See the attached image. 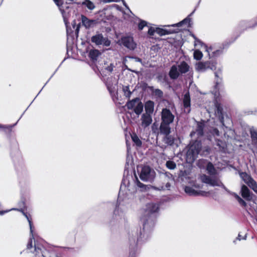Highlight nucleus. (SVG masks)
<instances>
[{"instance_id":"1","label":"nucleus","mask_w":257,"mask_h":257,"mask_svg":"<svg viewBox=\"0 0 257 257\" xmlns=\"http://www.w3.org/2000/svg\"><path fill=\"white\" fill-rule=\"evenodd\" d=\"M159 205L157 203H148L143 210L141 221L143 228L132 230L128 233L129 257H136L139 252L138 245L150 237L155 224Z\"/></svg>"},{"instance_id":"2","label":"nucleus","mask_w":257,"mask_h":257,"mask_svg":"<svg viewBox=\"0 0 257 257\" xmlns=\"http://www.w3.org/2000/svg\"><path fill=\"white\" fill-rule=\"evenodd\" d=\"M196 122L195 130L192 131L190 136L192 138L196 137L197 139L190 143L186 153V160L189 163L193 162L199 154L203 155L201 153L202 143L199 139L204 135L205 123L204 121H196Z\"/></svg>"},{"instance_id":"3","label":"nucleus","mask_w":257,"mask_h":257,"mask_svg":"<svg viewBox=\"0 0 257 257\" xmlns=\"http://www.w3.org/2000/svg\"><path fill=\"white\" fill-rule=\"evenodd\" d=\"M206 170L209 175L203 174L200 176V180L202 183L212 187H220L226 192H229V190L221 181L219 172L211 162H209L207 163Z\"/></svg>"},{"instance_id":"4","label":"nucleus","mask_w":257,"mask_h":257,"mask_svg":"<svg viewBox=\"0 0 257 257\" xmlns=\"http://www.w3.org/2000/svg\"><path fill=\"white\" fill-rule=\"evenodd\" d=\"M155 175V172L148 166L142 167L139 174L140 179L145 182H152Z\"/></svg>"},{"instance_id":"5","label":"nucleus","mask_w":257,"mask_h":257,"mask_svg":"<svg viewBox=\"0 0 257 257\" xmlns=\"http://www.w3.org/2000/svg\"><path fill=\"white\" fill-rule=\"evenodd\" d=\"M214 96L215 97L214 105L215 107V115L218 117L223 127L227 128L224 121V114L223 111V107L220 103L218 101V97L217 96L216 92H215Z\"/></svg>"},{"instance_id":"6","label":"nucleus","mask_w":257,"mask_h":257,"mask_svg":"<svg viewBox=\"0 0 257 257\" xmlns=\"http://www.w3.org/2000/svg\"><path fill=\"white\" fill-rule=\"evenodd\" d=\"M56 5L59 7V10L60 11L64 22L66 25V27H68V15L69 12L68 11L69 7L67 6L66 4H64L62 0H53Z\"/></svg>"},{"instance_id":"7","label":"nucleus","mask_w":257,"mask_h":257,"mask_svg":"<svg viewBox=\"0 0 257 257\" xmlns=\"http://www.w3.org/2000/svg\"><path fill=\"white\" fill-rule=\"evenodd\" d=\"M228 46L224 43L222 44V47L219 49L215 50L212 46L208 47L207 45H204L205 51L207 53L209 57H216L220 56L223 53V49Z\"/></svg>"},{"instance_id":"8","label":"nucleus","mask_w":257,"mask_h":257,"mask_svg":"<svg viewBox=\"0 0 257 257\" xmlns=\"http://www.w3.org/2000/svg\"><path fill=\"white\" fill-rule=\"evenodd\" d=\"M161 122L171 124L173 122L175 116L171 110L167 108H164L161 111Z\"/></svg>"},{"instance_id":"9","label":"nucleus","mask_w":257,"mask_h":257,"mask_svg":"<svg viewBox=\"0 0 257 257\" xmlns=\"http://www.w3.org/2000/svg\"><path fill=\"white\" fill-rule=\"evenodd\" d=\"M216 63L211 61L200 62L196 64V69L198 71L204 72L207 69L214 70Z\"/></svg>"},{"instance_id":"10","label":"nucleus","mask_w":257,"mask_h":257,"mask_svg":"<svg viewBox=\"0 0 257 257\" xmlns=\"http://www.w3.org/2000/svg\"><path fill=\"white\" fill-rule=\"evenodd\" d=\"M91 41L92 43L97 45H103L105 46H109L110 41L106 38H104L102 34H98L91 37Z\"/></svg>"},{"instance_id":"11","label":"nucleus","mask_w":257,"mask_h":257,"mask_svg":"<svg viewBox=\"0 0 257 257\" xmlns=\"http://www.w3.org/2000/svg\"><path fill=\"white\" fill-rule=\"evenodd\" d=\"M121 44L130 50H134L137 47V44L134 39L131 36L122 37L120 40Z\"/></svg>"},{"instance_id":"12","label":"nucleus","mask_w":257,"mask_h":257,"mask_svg":"<svg viewBox=\"0 0 257 257\" xmlns=\"http://www.w3.org/2000/svg\"><path fill=\"white\" fill-rule=\"evenodd\" d=\"M120 192H119L118 194V199L117 202V204L116 205L115 208L114 210V216L116 220H118L119 219H121L124 217V212L122 211V209L121 208V203L120 202Z\"/></svg>"},{"instance_id":"13","label":"nucleus","mask_w":257,"mask_h":257,"mask_svg":"<svg viewBox=\"0 0 257 257\" xmlns=\"http://www.w3.org/2000/svg\"><path fill=\"white\" fill-rule=\"evenodd\" d=\"M34 247V251L33 252L35 253V257H46L44 246L38 240H35Z\"/></svg>"},{"instance_id":"14","label":"nucleus","mask_w":257,"mask_h":257,"mask_svg":"<svg viewBox=\"0 0 257 257\" xmlns=\"http://www.w3.org/2000/svg\"><path fill=\"white\" fill-rule=\"evenodd\" d=\"M183 103L184 108V111L187 113H190L191 111V99L189 92H187L183 96Z\"/></svg>"},{"instance_id":"15","label":"nucleus","mask_w":257,"mask_h":257,"mask_svg":"<svg viewBox=\"0 0 257 257\" xmlns=\"http://www.w3.org/2000/svg\"><path fill=\"white\" fill-rule=\"evenodd\" d=\"M141 125L146 128L149 126L152 122V114L144 113L142 114L141 118Z\"/></svg>"},{"instance_id":"16","label":"nucleus","mask_w":257,"mask_h":257,"mask_svg":"<svg viewBox=\"0 0 257 257\" xmlns=\"http://www.w3.org/2000/svg\"><path fill=\"white\" fill-rule=\"evenodd\" d=\"M26 215V218L29 222L30 229V237L29 241H28L27 245V248L28 249H30L32 248L33 247V239L35 240L34 234L33 233L34 227L33 226L32 221L31 220V219L27 215Z\"/></svg>"},{"instance_id":"17","label":"nucleus","mask_w":257,"mask_h":257,"mask_svg":"<svg viewBox=\"0 0 257 257\" xmlns=\"http://www.w3.org/2000/svg\"><path fill=\"white\" fill-rule=\"evenodd\" d=\"M241 194L242 197L247 201H250L252 199V194L249 189L245 185H243L241 186Z\"/></svg>"},{"instance_id":"18","label":"nucleus","mask_w":257,"mask_h":257,"mask_svg":"<svg viewBox=\"0 0 257 257\" xmlns=\"http://www.w3.org/2000/svg\"><path fill=\"white\" fill-rule=\"evenodd\" d=\"M170 124L168 123H165L161 122L160 125L159 127V132L161 135L164 136L166 135H169L171 133V127Z\"/></svg>"},{"instance_id":"19","label":"nucleus","mask_w":257,"mask_h":257,"mask_svg":"<svg viewBox=\"0 0 257 257\" xmlns=\"http://www.w3.org/2000/svg\"><path fill=\"white\" fill-rule=\"evenodd\" d=\"M176 141V138L174 136L170 135V134L165 135L162 139V141L167 146H173Z\"/></svg>"},{"instance_id":"20","label":"nucleus","mask_w":257,"mask_h":257,"mask_svg":"<svg viewBox=\"0 0 257 257\" xmlns=\"http://www.w3.org/2000/svg\"><path fill=\"white\" fill-rule=\"evenodd\" d=\"M106 85L108 90L109 91L110 94L111 95H113L115 94V92L116 90V82L114 80V82L110 80V79H108L106 81Z\"/></svg>"},{"instance_id":"21","label":"nucleus","mask_w":257,"mask_h":257,"mask_svg":"<svg viewBox=\"0 0 257 257\" xmlns=\"http://www.w3.org/2000/svg\"><path fill=\"white\" fill-rule=\"evenodd\" d=\"M179 75L180 72L178 70L177 66L175 65L172 66L169 72V75L170 78L173 80L177 79L179 76Z\"/></svg>"},{"instance_id":"22","label":"nucleus","mask_w":257,"mask_h":257,"mask_svg":"<svg viewBox=\"0 0 257 257\" xmlns=\"http://www.w3.org/2000/svg\"><path fill=\"white\" fill-rule=\"evenodd\" d=\"M155 103L152 100H148L145 104V113L152 114L154 111Z\"/></svg>"},{"instance_id":"23","label":"nucleus","mask_w":257,"mask_h":257,"mask_svg":"<svg viewBox=\"0 0 257 257\" xmlns=\"http://www.w3.org/2000/svg\"><path fill=\"white\" fill-rule=\"evenodd\" d=\"M180 73L184 74L189 71L190 67L185 61H182L177 66Z\"/></svg>"},{"instance_id":"24","label":"nucleus","mask_w":257,"mask_h":257,"mask_svg":"<svg viewBox=\"0 0 257 257\" xmlns=\"http://www.w3.org/2000/svg\"><path fill=\"white\" fill-rule=\"evenodd\" d=\"M239 176L244 183L248 186L254 180L246 172L239 173Z\"/></svg>"},{"instance_id":"25","label":"nucleus","mask_w":257,"mask_h":257,"mask_svg":"<svg viewBox=\"0 0 257 257\" xmlns=\"http://www.w3.org/2000/svg\"><path fill=\"white\" fill-rule=\"evenodd\" d=\"M156 32L160 36H164L166 35L176 33L177 32V31H176L175 30H168L161 28H157Z\"/></svg>"},{"instance_id":"26","label":"nucleus","mask_w":257,"mask_h":257,"mask_svg":"<svg viewBox=\"0 0 257 257\" xmlns=\"http://www.w3.org/2000/svg\"><path fill=\"white\" fill-rule=\"evenodd\" d=\"M185 192L191 196H198L200 194L199 192L190 186H186L185 187Z\"/></svg>"},{"instance_id":"27","label":"nucleus","mask_w":257,"mask_h":257,"mask_svg":"<svg viewBox=\"0 0 257 257\" xmlns=\"http://www.w3.org/2000/svg\"><path fill=\"white\" fill-rule=\"evenodd\" d=\"M140 101V99L138 97L135 98L132 100H130L127 102L126 104V106L127 107L128 109H132L134 108L136 106V104L137 102H139Z\"/></svg>"},{"instance_id":"28","label":"nucleus","mask_w":257,"mask_h":257,"mask_svg":"<svg viewBox=\"0 0 257 257\" xmlns=\"http://www.w3.org/2000/svg\"><path fill=\"white\" fill-rule=\"evenodd\" d=\"M144 105L141 101H139L134 108L135 113L139 115L142 113L143 110Z\"/></svg>"},{"instance_id":"29","label":"nucleus","mask_w":257,"mask_h":257,"mask_svg":"<svg viewBox=\"0 0 257 257\" xmlns=\"http://www.w3.org/2000/svg\"><path fill=\"white\" fill-rule=\"evenodd\" d=\"M232 195H233L234 198L237 200L239 204L242 207H245L246 206V203L244 200H243L239 195H238L236 193L234 192H230L229 191V192H228Z\"/></svg>"},{"instance_id":"30","label":"nucleus","mask_w":257,"mask_h":257,"mask_svg":"<svg viewBox=\"0 0 257 257\" xmlns=\"http://www.w3.org/2000/svg\"><path fill=\"white\" fill-rule=\"evenodd\" d=\"M250 132L252 143L257 147V130H251Z\"/></svg>"},{"instance_id":"31","label":"nucleus","mask_w":257,"mask_h":257,"mask_svg":"<svg viewBox=\"0 0 257 257\" xmlns=\"http://www.w3.org/2000/svg\"><path fill=\"white\" fill-rule=\"evenodd\" d=\"M100 53L97 50H91L89 53V57L92 60H96Z\"/></svg>"},{"instance_id":"32","label":"nucleus","mask_w":257,"mask_h":257,"mask_svg":"<svg viewBox=\"0 0 257 257\" xmlns=\"http://www.w3.org/2000/svg\"><path fill=\"white\" fill-rule=\"evenodd\" d=\"M190 22H191V19L189 17H187V18L184 19L181 22H180L177 24L172 25L171 26L172 27H179L182 26L183 24H189Z\"/></svg>"},{"instance_id":"33","label":"nucleus","mask_w":257,"mask_h":257,"mask_svg":"<svg viewBox=\"0 0 257 257\" xmlns=\"http://www.w3.org/2000/svg\"><path fill=\"white\" fill-rule=\"evenodd\" d=\"M82 23L86 28H89L92 24V21H90L86 17L82 16Z\"/></svg>"},{"instance_id":"34","label":"nucleus","mask_w":257,"mask_h":257,"mask_svg":"<svg viewBox=\"0 0 257 257\" xmlns=\"http://www.w3.org/2000/svg\"><path fill=\"white\" fill-rule=\"evenodd\" d=\"M214 73H215V77L216 78V85L215 86V88L217 89V87H218V86L221 82V78H220V76L221 75V73L220 71H219V72H215Z\"/></svg>"},{"instance_id":"35","label":"nucleus","mask_w":257,"mask_h":257,"mask_svg":"<svg viewBox=\"0 0 257 257\" xmlns=\"http://www.w3.org/2000/svg\"><path fill=\"white\" fill-rule=\"evenodd\" d=\"M152 95L157 98L161 99L163 97V92L160 89H156Z\"/></svg>"},{"instance_id":"36","label":"nucleus","mask_w":257,"mask_h":257,"mask_svg":"<svg viewBox=\"0 0 257 257\" xmlns=\"http://www.w3.org/2000/svg\"><path fill=\"white\" fill-rule=\"evenodd\" d=\"M132 139L134 143L138 147H141L142 146V141L140 140L139 137L136 135L134 134L132 136Z\"/></svg>"},{"instance_id":"37","label":"nucleus","mask_w":257,"mask_h":257,"mask_svg":"<svg viewBox=\"0 0 257 257\" xmlns=\"http://www.w3.org/2000/svg\"><path fill=\"white\" fill-rule=\"evenodd\" d=\"M83 5L85 6L89 10H92L95 8L94 4L89 0H85Z\"/></svg>"},{"instance_id":"38","label":"nucleus","mask_w":257,"mask_h":257,"mask_svg":"<svg viewBox=\"0 0 257 257\" xmlns=\"http://www.w3.org/2000/svg\"><path fill=\"white\" fill-rule=\"evenodd\" d=\"M167 168L170 170H174L176 168V163L173 161H167L166 163Z\"/></svg>"},{"instance_id":"39","label":"nucleus","mask_w":257,"mask_h":257,"mask_svg":"<svg viewBox=\"0 0 257 257\" xmlns=\"http://www.w3.org/2000/svg\"><path fill=\"white\" fill-rule=\"evenodd\" d=\"M171 184L169 182L167 183L165 186H161L160 187H154V188L156 190H169L170 189L171 187Z\"/></svg>"},{"instance_id":"40","label":"nucleus","mask_w":257,"mask_h":257,"mask_svg":"<svg viewBox=\"0 0 257 257\" xmlns=\"http://www.w3.org/2000/svg\"><path fill=\"white\" fill-rule=\"evenodd\" d=\"M193 56L195 59L200 60L202 58L203 54L200 51L196 50L194 52Z\"/></svg>"},{"instance_id":"41","label":"nucleus","mask_w":257,"mask_h":257,"mask_svg":"<svg viewBox=\"0 0 257 257\" xmlns=\"http://www.w3.org/2000/svg\"><path fill=\"white\" fill-rule=\"evenodd\" d=\"M209 133L213 136L214 137H217L220 136V133L218 130L215 127H212L209 130Z\"/></svg>"},{"instance_id":"42","label":"nucleus","mask_w":257,"mask_h":257,"mask_svg":"<svg viewBox=\"0 0 257 257\" xmlns=\"http://www.w3.org/2000/svg\"><path fill=\"white\" fill-rule=\"evenodd\" d=\"M123 91L124 92V95L126 97L130 98L132 92L130 91L128 86H126L123 87Z\"/></svg>"},{"instance_id":"43","label":"nucleus","mask_w":257,"mask_h":257,"mask_svg":"<svg viewBox=\"0 0 257 257\" xmlns=\"http://www.w3.org/2000/svg\"><path fill=\"white\" fill-rule=\"evenodd\" d=\"M135 184L139 188L141 189L142 191L146 189V186L142 183L140 182L137 177H136Z\"/></svg>"},{"instance_id":"44","label":"nucleus","mask_w":257,"mask_h":257,"mask_svg":"<svg viewBox=\"0 0 257 257\" xmlns=\"http://www.w3.org/2000/svg\"><path fill=\"white\" fill-rule=\"evenodd\" d=\"M147 25V22L144 20H140V22L138 25V29L139 30H142L143 28Z\"/></svg>"},{"instance_id":"45","label":"nucleus","mask_w":257,"mask_h":257,"mask_svg":"<svg viewBox=\"0 0 257 257\" xmlns=\"http://www.w3.org/2000/svg\"><path fill=\"white\" fill-rule=\"evenodd\" d=\"M248 186L257 194V183L254 180Z\"/></svg>"},{"instance_id":"46","label":"nucleus","mask_w":257,"mask_h":257,"mask_svg":"<svg viewBox=\"0 0 257 257\" xmlns=\"http://www.w3.org/2000/svg\"><path fill=\"white\" fill-rule=\"evenodd\" d=\"M194 45L195 47H197L198 46H200L201 47L204 48V45H206L204 44L199 39H197V40L194 41Z\"/></svg>"},{"instance_id":"47","label":"nucleus","mask_w":257,"mask_h":257,"mask_svg":"<svg viewBox=\"0 0 257 257\" xmlns=\"http://www.w3.org/2000/svg\"><path fill=\"white\" fill-rule=\"evenodd\" d=\"M16 124V123L14 124L13 125H3L0 124V128H7L9 130V131H11L12 127H14Z\"/></svg>"},{"instance_id":"48","label":"nucleus","mask_w":257,"mask_h":257,"mask_svg":"<svg viewBox=\"0 0 257 257\" xmlns=\"http://www.w3.org/2000/svg\"><path fill=\"white\" fill-rule=\"evenodd\" d=\"M155 32H156V30L154 28L151 27L149 29L148 33L149 35L153 36Z\"/></svg>"},{"instance_id":"49","label":"nucleus","mask_w":257,"mask_h":257,"mask_svg":"<svg viewBox=\"0 0 257 257\" xmlns=\"http://www.w3.org/2000/svg\"><path fill=\"white\" fill-rule=\"evenodd\" d=\"M114 66L112 64H110L108 66H107L105 69L109 72L111 73L113 70Z\"/></svg>"},{"instance_id":"50","label":"nucleus","mask_w":257,"mask_h":257,"mask_svg":"<svg viewBox=\"0 0 257 257\" xmlns=\"http://www.w3.org/2000/svg\"><path fill=\"white\" fill-rule=\"evenodd\" d=\"M165 175L166 177L168 178L169 179H170L172 180L174 179L173 175L169 172H166L165 173Z\"/></svg>"},{"instance_id":"51","label":"nucleus","mask_w":257,"mask_h":257,"mask_svg":"<svg viewBox=\"0 0 257 257\" xmlns=\"http://www.w3.org/2000/svg\"><path fill=\"white\" fill-rule=\"evenodd\" d=\"M72 25H73V28L75 29V33L77 35L78 33L79 30L80 25H78L76 26L75 24H74Z\"/></svg>"},{"instance_id":"52","label":"nucleus","mask_w":257,"mask_h":257,"mask_svg":"<svg viewBox=\"0 0 257 257\" xmlns=\"http://www.w3.org/2000/svg\"><path fill=\"white\" fill-rule=\"evenodd\" d=\"M246 238V235L245 234L243 237H241L240 233L238 234V236L236 238L237 240H240L241 239L245 240Z\"/></svg>"},{"instance_id":"53","label":"nucleus","mask_w":257,"mask_h":257,"mask_svg":"<svg viewBox=\"0 0 257 257\" xmlns=\"http://www.w3.org/2000/svg\"><path fill=\"white\" fill-rule=\"evenodd\" d=\"M16 210V209H15V208H13V209H10V210H5V211H0V215H4L5 213H7V212H8L9 211H10V210Z\"/></svg>"},{"instance_id":"54","label":"nucleus","mask_w":257,"mask_h":257,"mask_svg":"<svg viewBox=\"0 0 257 257\" xmlns=\"http://www.w3.org/2000/svg\"><path fill=\"white\" fill-rule=\"evenodd\" d=\"M133 58L135 59L136 62H138L142 63V60L141 58L137 57H133Z\"/></svg>"},{"instance_id":"55","label":"nucleus","mask_w":257,"mask_h":257,"mask_svg":"<svg viewBox=\"0 0 257 257\" xmlns=\"http://www.w3.org/2000/svg\"><path fill=\"white\" fill-rule=\"evenodd\" d=\"M148 88L151 91L152 94H153L154 92V90L156 89L154 88L153 86H148Z\"/></svg>"},{"instance_id":"56","label":"nucleus","mask_w":257,"mask_h":257,"mask_svg":"<svg viewBox=\"0 0 257 257\" xmlns=\"http://www.w3.org/2000/svg\"><path fill=\"white\" fill-rule=\"evenodd\" d=\"M119 0H103V2L104 3H110L113 2H118Z\"/></svg>"},{"instance_id":"57","label":"nucleus","mask_w":257,"mask_h":257,"mask_svg":"<svg viewBox=\"0 0 257 257\" xmlns=\"http://www.w3.org/2000/svg\"><path fill=\"white\" fill-rule=\"evenodd\" d=\"M17 210H19V209H17ZM19 211H21L23 212V214L25 215V216L26 217V215H27L30 219H31V217L29 216V215H28L26 213H25V212H24L21 209V210H19ZM31 220L32 221V219H31Z\"/></svg>"},{"instance_id":"58","label":"nucleus","mask_w":257,"mask_h":257,"mask_svg":"<svg viewBox=\"0 0 257 257\" xmlns=\"http://www.w3.org/2000/svg\"><path fill=\"white\" fill-rule=\"evenodd\" d=\"M191 36L194 38V40H196L197 39H198L194 34H192Z\"/></svg>"},{"instance_id":"59","label":"nucleus","mask_w":257,"mask_h":257,"mask_svg":"<svg viewBox=\"0 0 257 257\" xmlns=\"http://www.w3.org/2000/svg\"><path fill=\"white\" fill-rule=\"evenodd\" d=\"M123 5L127 8H128V7H127L126 6V4H125V2L124 1H123Z\"/></svg>"},{"instance_id":"60","label":"nucleus","mask_w":257,"mask_h":257,"mask_svg":"<svg viewBox=\"0 0 257 257\" xmlns=\"http://www.w3.org/2000/svg\"><path fill=\"white\" fill-rule=\"evenodd\" d=\"M205 150H206V151L207 154L209 153V148H206Z\"/></svg>"},{"instance_id":"61","label":"nucleus","mask_w":257,"mask_h":257,"mask_svg":"<svg viewBox=\"0 0 257 257\" xmlns=\"http://www.w3.org/2000/svg\"><path fill=\"white\" fill-rule=\"evenodd\" d=\"M195 11V9L190 14V15L189 16L192 15L194 13Z\"/></svg>"},{"instance_id":"62","label":"nucleus","mask_w":257,"mask_h":257,"mask_svg":"<svg viewBox=\"0 0 257 257\" xmlns=\"http://www.w3.org/2000/svg\"><path fill=\"white\" fill-rule=\"evenodd\" d=\"M73 2H74V1H73V0H70V3H73Z\"/></svg>"},{"instance_id":"63","label":"nucleus","mask_w":257,"mask_h":257,"mask_svg":"<svg viewBox=\"0 0 257 257\" xmlns=\"http://www.w3.org/2000/svg\"><path fill=\"white\" fill-rule=\"evenodd\" d=\"M122 184L121 185V186H120V189L122 188Z\"/></svg>"}]
</instances>
